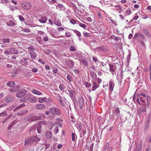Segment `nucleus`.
Here are the masks:
<instances>
[{
	"mask_svg": "<svg viewBox=\"0 0 151 151\" xmlns=\"http://www.w3.org/2000/svg\"><path fill=\"white\" fill-rule=\"evenodd\" d=\"M40 138L37 136H31L26 138L25 141V145L35 144L40 141Z\"/></svg>",
	"mask_w": 151,
	"mask_h": 151,
	"instance_id": "obj_1",
	"label": "nucleus"
},
{
	"mask_svg": "<svg viewBox=\"0 0 151 151\" xmlns=\"http://www.w3.org/2000/svg\"><path fill=\"white\" fill-rule=\"evenodd\" d=\"M50 113L54 115H59L61 114V111L60 109L56 107L51 108L50 109Z\"/></svg>",
	"mask_w": 151,
	"mask_h": 151,
	"instance_id": "obj_2",
	"label": "nucleus"
},
{
	"mask_svg": "<svg viewBox=\"0 0 151 151\" xmlns=\"http://www.w3.org/2000/svg\"><path fill=\"white\" fill-rule=\"evenodd\" d=\"M27 93V91L24 89H21L17 92L16 96L19 98H21L24 96Z\"/></svg>",
	"mask_w": 151,
	"mask_h": 151,
	"instance_id": "obj_3",
	"label": "nucleus"
},
{
	"mask_svg": "<svg viewBox=\"0 0 151 151\" xmlns=\"http://www.w3.org/2000/svg\"><path fill=\"white\" fill-rule=\"evenodd\" d=\"M85 100L82 96H80L78 97L79 106L81 109H82Z\"/></svg>",
	"mask_w": 151,
	"mask_h": 151,
	"instance_id": "obj_4",
	"label": "nucleus"
},
{
	"mask_svg": "<svg viewBox=\"0 0 151 151\" xmlns=\"http://www.w3.org/2000/svg\"><path fill=\"white\" fill-rule=\"evenodd\" d=\"M21 6L25 9H28L31 8V5L29 2L24 3L21 4Z\"/></svg>",
	"mask_w": 151,
	"mask_h": 151,
	"instance_id": "obj_5",
	"label": "nucleus"
},
{
	"mask_svg": "<svg viewBox=\"0 0 151 151\" xmlns=\"http://www.w3.org/2000/svg\"><path fill=\"white\" fill-rule=\"evenodd\" d=\"M145 106H143L139 108L137 111V113L138 114L142 115L144 112L146 111V109Z\"/></svg>",
	"mask_w": 151,
	"mask_h": 151,
	"instance_id": "obj_6",
	"label": "nucleus"
},
{
	"mask_svg": "<svg viewBox=\"0 0 151 151\" xmlns=\"http://www.w3.org/2000/svg\"><path fill=\"white\" fill-rule=\"evenodd\" d=\"M137 96H138L141 102L142 103H141V105L143 106H146V102L145 99L142 97L140 96V94L139 93L137 94Z\"/></svg>",
	"mask_w": 151,
	"mask_h": 151,
	"instance_id": "obj_7",
	"label": "nucleus"
},
{
	"mask_svg": "<svg viewBox=\"0 0 151 151\" xmlns=\"http://www.w3.org/2000/svg\"><path fill=\"white\" fill-rule=\"evenodd\" d=\"M35 108L37 109H43L45 108V106L43 104H39L36 105L35 106Z\"/></svg>",
	"mask_w": 151,
	"mask_h": 151,
	"instance_id": "obj_8",
	"label": "nucleus"
},
{
	"mask_svg": "<svg viewBox=\"0 0 151 151\" xmlns=\"http://www.w3.org/2000/svg\"><path fill=\"white\" fill-rule=\"evenodd\" d=\"M109 70L111 73L113 74V73L116 69V67L115 65H113L111 64H109Z\"/></svg>",
	"mask_w": 151,
	"mask_h": 151,
	"instance_id": "obj_9",
	"label": "nucleus"
},
{
	"mask_svg": "<svg viewBox=\"0 0 151 151\" xmlns=\"http://www.w3.org/2000/svg\"><path fill=\"white\" fill-rule=\"evenodd\" d=\"M47 20V18L45 16H41L38 19V21L42 23H45Z\"/></svg>",
	"mask_w": 151,
	"mask_h": 151,
	"instance_id": "obj_10",
	"label": "nucleus"
},
{
	"mask_svg": "<svg viewBox=\"0 0 151 151\" xmlns=\"http://www.w3.org/2000/svg\"><path fill=\"white\" fill-rule=\"evenodd\" d=\"M27 109H22V110L18 111L17 114L19 116H22L26 114L27 112Z\"/></svg>",
	"mask_w": 151,
	"mask_h": 151,
	"instance_id": "obj_11",
	"label": "nucleus"
},
{
	"mask_svg": "<svg viewBox=\"0 0 151 151\" xmlns=\"http://www.w3.org/2000/svg\"><path fill=\"white\" fill-rule=\"evenodd\" d=\"M45 136L48 139H50L52 137V134L50 131H47L45 133Z\"/></svg>",
	"mask_w": 151,
	"mask_h": 151,
	"instance_id": "obj_12",
	"label": "nucleus"
},
{
	"mask_svg": "<svg viewBox=\"0 0 151 151\" xmlns=\"http://www.w3.org/2000/svg\"><path fill=\"white\" fill-rule=\"evenodd\" d=\"M93 84L92 88V90L94 91H95L97 88L99 87V85H98L97 83L95 82H93Z\"/></svg>",
	"mask_w": 151,
	"mask_h": 151,
	"instance_id": "obj_13",
	"label": "nucleus"
},
{
	"mask_svg": "<svg viewBox=\"0 0 151 151\" xmlns=\"http://www.w3.org/2000/svg\"><path fill=\"white\" fill-rule=\"evenodd\" d=\"M114 115L115 116H116L117 118L119 116L120 113L119 109L118 108H116L114 111Z\"/></svg>",
	"mask_w": 151,
	"mask_h": 151,
	"instance_id": "obj_14",
	"label": "nucleus"
},
{
	"mask_svg": "<svg viewBox=\"0 0 151 151\" xmlns=\"http://www.w3.org/2000/svg\"><path fill=\"white\" fill-rule=\"evenodd\" d=\"M10 52L11 54H16L18 52L17 50L15 48H11L9 49Z\"/></svg>",
	"mask_w": 151,
	"mask_h": 151,
	"instance_id": "obj_15",
	"label": "nucleus"
},
{
	"mask_svg": "<svg viewBox=\"0 0 151 151\" xmlns=\"http://www.w3.org/2000/svg\"><path fill=\"white\" fill-rule=\"evenodd\" d=\"M68 92L69 93V96L71 99L73 100L74 99L75 92L73 91L72 90H69Z\"/></svg>",
	"mask_w": 151,
	"mask_h": 151,
	"instance_id": "obj_16",
	"label": "nucleus"
},
{
	"mask_svg": "<svg viewBox=\"0 0 151 151\" xmlns=\"http://www.w3.org/2000/svg\"><path fill=\"white\" fill-rule=\"evenodd\" d=\"M54 24L60 27L62 26V24L61 23L60 21L58 19L55 18L53 21Z\"/></svg>",
	"mask_w": 151,
	"mask_h": 151,
	"instance_id": "obj_17",
	"label": "nucleus"
},
{
	"mask_svg": "<svg viewBox=\"0 0 151 151\" xmlns=\"http://www.w3.org/2000/svg\"><path fill=\"white\" fill-rule=\"evenodd\" d=\"M12 77H14L18 73V70L16 68H14L13 72L9 73Z\"/></svg>",
	"mask_w": 151,
	"mask_h": 151,
	"instance_id": "obj_18",
	"label": "nucleus"
},
{
	"mask_svg": "<svg viewBox=\"0 0 151 151\" xmlns=\"http://www.w3.org/2000/svg\"><path fill=\"white\" fill-rule=\"evenodd\" d=\"M27 60H26L24 58L21 60L20 61V63L22 65L26 66L27 65Z\"/></svg>",
	"mask_w": 151,
	"mask_h": 151,
	"instance_id": "obj_19",
	"label": "nucleus"
},
{
	"mask_svg": "<svg viewBox=\"0 0 151 151\" xmlns=\"http://www.w3.org/2000/svg\"><path fill=\"white\" fill-rule=\"evenodd\" d=\"M13 100V98L11 96H8L6 97L5 101L6 102L9 103L12 102Z\"/></svg>",
	"mask_w": 151,
	"mask_h": 151,
	"instance_id": "obj_20",
	"label": "nucleus"
},
{
	"mask_svg": "<svg viewBox=\"0 0 151 151\" xmlns=\"http://www.w3.org/2000/svg\"><path fill=\"white\" fill-rule=\"evenodd\" d=\"M109 90L112 91L114 89V82L112 81H110L109 82Z\"/></svg>",
	"mask_w": 151,
	"mask_h": 151,
	"instance_id": "obj_21",
	"label": "nucleus"
},
{
	"mask_svg": "<svg viewBox=\"0 0 151 151\" xmlns=\"http://www.w3.org/2000/svg\"><path fill=\"white\" fill-rule=\"evenodd\" d=\"M80 63L81 64L87 66L88 65V63L85 59L81 58L79 59Z\"/></svg>",
	"mask_w": 151,
	"mask_h": 151,
	"instance_id": "obj_22",
	"label": "nucleus"
},
{
	"mask_svg": "<svg viewBox=\"0 0 151 151\" xmlns=\"http://www.w3.org/2000/svg\"><path fill=\"white\" fill-rule=\"evenodd\" d=\"M90 74L92 78L94 79L97 78V75L94 72L90 71Z\"/></svg>",
	"mask_w": 151,
	"mask_h": 151,
	"instance_id": "obj_23",
	"label": "nucleus"
},
{
	"mask_svg": "<svg viewBox=\"0 0 151 151\" xmlns=\"http://www.w3.org/2000/svg\"><path fill=\"white\" fill-rule=\"evenodd\" d=\"M31 59L32 60L35 59L37 57V55L36 52H33L31 54H30Z\"/></svg>",
	"mask_w": 151,
	"mask_h": 151,
	"instance_id": "obj_24",
	"label": "nucleus"
},
{
	"mask_svg": "<svg viewBox=\"0 0 151 151\" xmlns=\"http://www.w3.org/2000/svg\"><path fill=\"white\" fill-rule=\"evenodd\" d=\"M7 85L10 87H14L15 86V83L14 81H10L7 83Z\"/></svg>",
	"mask_w": 151,
	"mask_h": 151,
	"instance_id": "obj_25",
	"label": "nucleus"
},
{
	"mask_svg": "<svg viewBox=\"0 0 151 151\" xmlns=\"http://www.w3.org/2000/svg\"><path fill=\"white\" fill-rule=\"evenodd\" d=\"M30 54H26L25 57L24 58L27 60H29L31 62H33V60L31 59H30Z\"/></svg>",
	"mask_w": 151,
	"mask_h": 151,
	"instance_id": "obj_26",
	"label": "nucleus"
},
{
	"mask_svg": "<svg viewBox=\"0 0 151 151\" xmlns=\"http://www.w3.org/2000/svg\"><path fill=\"white\" fill-rule=\"evenodd\" d=\"M32 92L34 94L37 95H40L42 94L41 92L36 89H33L32 91Z\"/></svg>",
	"mask_w": 151,
	"mask_h": 151,
	"instance_id": "obj_27",
	"label": "nucleus"
},
{
	"mask_svg": "<svg viewBox=\"0 0 151 151\" xmlns=\"http://www.w3.org/2000/svg\"><path fill=\"white\" fill-rule=\"evenodd\" d=\"M143 33L147 37H150L151 36L149 31L147 29H145L144 30Z\"/></svg>",
	"mask_w": 151,
	"mask_h": 151,
	"instance_id": "obj_28",
	"label": "nucleus"
},
{
	"mask_svg": "<svg viewBox=\"0 0 151 151\" xmlns=\"http://www.w3.org/2000/svg\"><path fill=\"white\" fill-rule=\"evenodd\" d=\"M25 106V105L24 104H22L19 106H17L15 109H14V111H15L16 110H17Z\"/></svg>",
	"mask_w": 151,
	"mask_h": 151,
	"instance_id": "obj_29",
	"label": "nucleus"
},
{
	"mask_svg": "<svg viewBox=\"0 0 151 151\" xmlns=\"http://www.w3.org/2000/svg\"><path fill=\"white\" fill-rule=\"evenodd\" d=\"M47 100L46 97L40 98H39V101L41 103H42L45 101Z\"/></svg>",
	"mask_w": 151,
	"mask_h": 151,
	"instance_id": "obj_30",
	"label": "nucleus"
},
{
	"mask_svg": "<svg viewBox=\"0 0 151 151\" xmlns=\"http://www.w3.org/2000/svg\"><path fill=\"white\" fill-rule=\"evenodd\" d=\"M29 100L31 102L33 103L36 102L37 101V99L35 97H32L29 98Z\"/></svg>",
	"mask_w": 151,
	"mask_h": 151,
	"instance_id": "obj_31",
	"label": "nucleus"
},
{
	"mask_svg": "<svg viewBox=\"0 0 151 151\" xmlns=\"http://www.w3.org/2000/svg\"><path fill=\"white\" fill-rule=\"evenodd\" d=\"M28 52L29 54H31L33 52H34V50L35 49L33 48V47H29L28 48Z\"/></svg>",
	"mask_w": 151,
	"mask_h": 151,
	"instance_id": "obj_32",
	"label": "nucleus"
},
{
	"mask_svg": "<svg viewBox=\"0 0 151 151\" xmlns=\"http://www.w3.org/2000/svg\"><path fill=\"white\" fill-rule=\"evenodd\" d=\"M73 101L74 104V106L75 109H77L78 106V101L77 100L74 99L73 100Z\"/></svg>",
	"mask_w": 151,
	"mask_h": 151,
	"instance_id": "obj_33",
	"label": "nucleus"
},
{
	"mask_svg": "<svg viewBox=\"0 0 151 151\" xmlns=\"http://www.w3.org/2000/svg\"><path fill=\"white\" fill-rule=\"evenodd\" d=\"M7 24L9 26H14L15 25L14 23L12 21H10L7 22Z\"/></svg>",
	"mask_w": 151,
	"mask_h": 151,
	"instance_id": "obj_34",
	"label": "nucleus"
},
{
	"mask_svg": "<svg viewBox=\"0 0 151 151\" xmlns=\"http://www.w3.org/2000/svg\"><path fill=\"white\" fill-rule=\"evenodd\" d=\"M147 119V120L146 122L145 127V129H147L149 126V119L148 118V119Z\"/></svg>",
	"mask_w": 151,
	"mask_h": 151,
	"instance_id": "obj_35",
	"label": "nucleus"
},
{
	"mask_svg": "<svg viewBox=\"0 0 151 151\" xmlns=\"http://www.w3.org/2000/svg\"><path fill=\"white\" fill-rule=\"evenodd\" d=\"M146 140L148 142H150L151 141V136L148 135L146 136Z\"/></svg>",
	"mask_w": 151,
	"mask_h": 151,
	"instance_id": "obj_36",
	"label": "nucleus"
},
{
	"mask_svg": "<svg viewBox=\"0 0 151 151\" xmlns=\"http://www.w3.org/2000/svg\"><path fill=\"white\" fill-rule=\"evenodd\" d=\"M33 118V121H35L37 120L40 119L41 118V117L40 116H35Z\"/></svg>",
	"mask_w": 151,
	"mask_h": 151,
	"instance_id": "obj_37",
	"label": "nucleus"
},
{
	"mask_svg": "<svg viewBox=\"0 0 151 151\" xmlns=\"http://www.w3.org/2000/svg\"><path fill=\"white\" fill-rule=\"evenodd\" d=\"M2 42L4 43H9V38H4L2 39Z\"/></svg>",
	"mask_w": 151,
	"mask_h": 151,
	"instance_id": "obj_38",
	"label": "nucleus"
},
{
	"mask_svg": "<svg viewBox=\"0 0 151 151\" xmlns=\"http://www.w3.org/2000/svg\"><path fill=\"white\" fill-rule=\"evenodd\" d=\"M68 64L70 67H72L74 65V63L72 60H70L68 61Z\"/></svg>",
	"mask_w": 151,
	"mask_h": 151,
	"instance_id": "obj_39",
	"label": "nucleus"
},
{
	"mask_svg": "<svg viewBox=\"0 0 151 151\" xmlns=\"http://www.w3.org/2000/svg\"><path fill=\"white\" fill-rule=\"evenodd\" d=\"M65 36L67 37H70L72 36V34L69 32H66L65 34Z\"/></svg>",
	"mask_w": 151,
	"mask_h": 151,
	"instance_id": "obj_40",
	"label": "nucleus"
},
{
	"mask_svg": "<svg viewBox=\"0 0 151 151\" xmlns=\"http://www.w3.org/2000/svg\"><path fill=\"white\" fill-rule=\"evenodd\" d=\"M57 9H62L64 8L63 5L62 4H58L56 5Z\"/></svg>",
	"mask_w": 151,
	"mask_h": 151,
	"instance_id": "obj_41",
	"label": "nucleus"
},
{
	"mask_svg": "<svg viewBox=\"0 0 151 151\" xmlns=\"http://www.w3.org/2000/svg\"><path fill=\"white\" fill-rule=\"evenodd\" d=\"M16 123L15 122H12L9 125V126L8 127V129H10L11 128L13 127V126L14 125V124H15Z\"/></svg>",
	"mask_w": 151,
	"mask_h": 151,
	"instance_id": "obj_42",
	"label": "nucleus"
},
{
	"mask_svg": "<svg viewBox=\"0 0 151 151\" xmlns=\"http://www.w3.org/2000/svg\"><path fill=\"white\" fill-rule=\"evenodd\" d=\"M76 50V47L73 45L70 46V50L71 51L74 52Z\"/></svg>",
	"mask_w": 151,
	"mask_h": 151,
	"instance_id": "obj_43",
	"label": "nucleus"
},
{
	"mask_svg": "<svg viewBox=\"0 0 151 151\" xmlns=\"http://www.w3.org/2000/svg\"><path fill=\"white\" fill-rule=\"evenodd\" d=\"M109 146V143L108 142H106L105 145H104V149L105 150L106 149H107Z\"/></svg>",
	"mask_w": 151,
	"mask_h": 151,
	"instance_id": "obj_44",
	"label": "nucleus"
},
{
	"mask_svg": "<svg viewBox=\"0 0 151 151\" xmlns=\"http://www.w3.org/2000/svg\"><path fill=\"white\" fill-rule=\"evenodd\" d=\"M78 127L79 128V132H81V129L82 128V126L81 124L80 123H78L77 124Z\"/></svg>",
	"mask_w": 151,
	"mask_h": 151,
	"instance_id": "obj_45",
	"label": "nucleus"
},
{
	"mask_svg": "<svg viewBox=\"0 0 151 151\" xmlns=\"http://www.w3.org/2000/svg\"><path fill=\"white\" fill-rule=\"evenodd\" d=\"M59 88L62 91H64V89L65 88V87L63 84H60L59 86Z\"/></svg>",
	"mask_w": 151,
	"mask_h": 151,
	"instance_id": "obj_46",
	"label": "nucleus"
},
{
	"mask_svg": "<svg viewBox=\"0 0 151 151\" xmlns=\"http://www.w3.org/2000/svg\"><path fill=\"white\" fill-rule=\"evenodd\" d=\"M86 86L87 88L90 87L91 86V84L90 83H89L86 81L84 83Z\"/></svg>",
	"mask_w": 151,
	"mask_h": 151,
	"instance_id": "obj_47",
	"label": "nucleus"
},
{
	"mask_svg": "<svg viewBox=\"0 0 151 151\" xmlns=\"http://www.w3.org/2000/svg\"><path fill=\"white\" fill-rule=\"evenodd\" d=\"M73 31H74V32L76 33V34L78 37H80L81 36V33L80 32L76 30H74Z\"/></svg>",
	"mask_w": 151,
	"mask_h": 151,
	"instance_id": "obj_48",
	"label": "nucleus"
},
{
	"mask_svg": "<svg viewBox=\"0 0 151 151\" xmlns=\"http://www.w3.org/2000/svg\"><path fill=\"white\" fill-rule=\"evenodd\" d=\"M54 124H57L61 127H62V124L61 123L58 122H55L54 123Z\"/></svg>",
	"mask_w": 151,
	"mask_h": 151,
	"instance_id": "obj_49",
	"label": "nucleus"
},
{
	"mask_svg": "<svg viewBox=\"0 0 151 151\" xmlns=\"http://www.w3.org/2000/svg\"><path fill=\"white\" fill-rule=\"evenodd\" d=\"M23 31L26 33H28L30 32V30L28 28H25L23 29Z\"/></svg>",
	"mask_w": 151,
	"mask_h": 151,
	"instance_id": "obj_50",
	"label": "nucleus"
},
{
	"mask_svg": "<svg viewBox=\"0 0 151 151\" xmlns=\"http://www.w3.org/2000/svg\"><path fill=\"white\" fill-rule=\"evenodd\" d=\"M79 25L81 27L83 28L86 29V25L84 24H83L82 23H80L79 24Z\"/></svg>",
	"mask_w": 151,
	"mask_h": 151,
	"instance_id": "obj_51",
	"label": "nucleus"
},
{
	"mask_svg": "<svg viewBox=\"0 0 151 151\" xmlns=\"http://www.w3.org/2000/svg\"><path fill=\"white\" fill-rule=\"evenodd\" d=\"M72 140L73 141H75L76 140V137H75V134L74 133H72Z\"/></svg>",
	"mask_w": 151,
	"mask_h": 151,
	"instance_id": "obj_52",
	"label": "nucleus"
},
{
	"mask_svg": "<svg viewBox=\"0 0 151 151\" xmlns=\"http://www.w3.org/2000/svg\"><path fill=\"white\" fill-rule=\"evenodd\" d=\"M59 102L62 106H65V104L63 102V100H62V99H59Z\"/></svg>",
	"mask_w": 151,
	"mask_h": 151,
	"instance_id": "obj_53",
	"label": "nucleus"
},
{
	"mask_svg": "<svg viewBox=\"0 0 151 151\" xmlns=\"http://www.w3.org/2000/svg\"><path fill=\"white\" fill-rule=\"evenodd\" d=\"M86 133V129L85 128H83L82 129V136H84Z\"/></svg>",
	"mask_w": 151,
	"mask_h": 151,
	"instance_id": "obj_54",
	"label": "nucleus"
},
{
	"mask_svg": "<svg viewBox=\"0 0 151 151\" xmlns=\"http://www.w3.org/2000/svg\"><path fill=\"white\" fill-rule=\"evenodd\" d=\"M58 31H63L64 30V29L63 27H58L57 28Z\"/></svg>",
	"mask_w": 151,
	"mask_h": 151,
	"instance_id": "obj_55",
	"label": "nucleus"
},
{
	"mask_svg": "<svg viewBox=\"0 0 151 151\" xmlns=\"http://www.w3.org/2000/svg\"><path fill=\"white\" fill-rule=\"evenodd\" d=\"M4 54L6 55H9L10 53V51H9V50H5L4 52Z\"/></svg>",
	"mask_w": 151,
	"mask_h": 151,
	"instance_id": "obj_56",
	"label": "nucleus"
},
{
	"mask_svg": "<svg viewBox=\"0 0 151 151\" xmlns=\"http://www.w3.org/2000/svg\"><path fill=\"white\" fill-rule=\"evenodd\" d=\"M1 116H6L7 115V114L6 111H4L3 112L0 114Z\"/></svg>",
	"mask_w": 151,
	"mask_h": 151,
	"instance_id": "obj_57",
	"label": "nucleus"
},
{
	"mask_svg": "<svg viewBox=\"0 0 151 151\" xmlns=\"http://www.w3.org/2000/svg\"><path fill=\"white\" fill-rule=\"evenodd\" d=\"M32 70L33 72L36 73L38 71V69L37 68L35 67L33 68Z\"/></svg>",
	"mask_w": 151,
	"mask_h": 151,
	"instance_id": "obj_58",
	"label": "nucleus"
},
{
	"mask_svg": "<svg viewBox=\"0 0 151 151\" xmlns=\"http://www.w3.org/2000/svg\"><path fill=\"white\" fill-rule=\"evenodd\" d=\"M146 100L147 101H150V96H147L146 97Z\"/></svg>",
	"mask_w": 151,
	"mask_h": 151,
	"instance_id": "obj_59",
	"label": "nucleus"
},
{
	"mask_svg": "<svg viewBox=\"0 0 151 151\" xmlns=\"http://www.w3.org/2000/svg\"><path fill=\"white\" fill-rule=\"evenodd\" d=\"M127 15H129L132 13V11L130 10H127L126 11Z\"/></svg>",
	"mask_w": 151,
	"mask_h": 151,
	"instance_id": "obj_60",
	"label": "nucleus"
},
{
	"mask_svg": "<svg viewBox=\"0 0 151 151\" xmlns=\"http://www.w3.org/2000/svg\"><path fill=\"white\" fill-rule=\"evenodd\" d=\"M28 99L27 98H25L24 99H21L20 100V101L21 102H24L26 101Z\"/></svg>",
	"mask_w": 151,
	"mask_h": 151,
	"instance_id": "obj_61",
	"label": "nucleus"
},
{
	"mask_svg": "<svg viewBox=\"0 0 151 151\" xmlns=\"http://www.w3.org/2000/svg\"><path fill=\"white\" fill-rule=\"evenodd\" d=\"M70 22L73 24H74L76 23V21L73 19H72L70 20Z\"/></svg>",
	"mask_w": 151,
	"mask_h": 151,
	"instance_id": "obj_62",
	"label": "nucleus"
},
{
	"mask_svg": "<svg viewBox=\"0 0 151 151\" xmlns=\"http://www.w3.org/2000/svg\"><path fill=\"white\" fill-rule=\"evenodd\" d=\"M19 20L21 21H23L24 20V18L21 15H20L19 16Z\"/></svg>",
	"mask_w": 151,
	"mask_h": 151,
	"instance_id": "obj_63",
	"label": "nucleus"
},
{
	"mask_svg": "<svg viewBox=\"0 0 151 151\" xmlns=\"http://www.w3.org/2000/svg\"><path fill=\"white\" fill-rule=\"evenodd\" d=\"M83 34L84 36L86 37H90V35L89 33L87 32H83Z\"/></svg>",
	"mask_w": 151,
	"mask_h": 151,
	"instance_id": "obj_64",
	"label": "nucleus"
}]
</instances>
